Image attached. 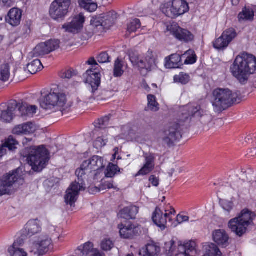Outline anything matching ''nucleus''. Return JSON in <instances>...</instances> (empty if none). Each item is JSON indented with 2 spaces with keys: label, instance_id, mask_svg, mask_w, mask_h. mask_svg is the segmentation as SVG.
<instances>
[{
  "label": "nucleus",
  "instance_id": "nucleus-1",
  "mask_svg": "<svg viewBox=\"0 0 256 256\" xmlns=\"http://www.w3.org/2000/svg\"><path fill=\"white\" fill-rule=\"evenodd\" d=\"M194 117L199 120L204 126L210 124L212 117L198 104H188L180 108L178 114V122L170 124L164 132L162 140L167 145L170 146L174 142L180 140L182 137L181 126L190 118Z\"/></svg>",
  "mask_w": 256,
  "mask_h": 256
},
{
  "label": "nucleus",
  "instance_id": "nucleus-2",
  "mask_svg": "<svg viewBox=\"0 0 256 256\" xmlns=\"http://www.w3.org/2000/svg\"><path fill=\"white\" fill-rule=\"evenodd\" d=\"M230 71L240 83L246 84L250 76L256 71V58L244 52L238 56L230 67Z\"/></svg>",
  "mask_w": 256,
  "mask_h": 256
},
{
  "label": "nucleus",
  "instance_id": "nucleus-3",
  "mask_svg": "<svg viewBox=\"0 0 256 256\" xmlns=\"http://www.w3.org/2000/svg\"><path fill=\"white\" fill-rule=\"evenodd\" d=\"M240 98L236 92L228 88H218L212 93L211 102L215 112H221L231 106L234 102H238Z\"/></svg>",
  "mask_w": 256,
  "mask_h": 256
},
{
  "label": "nucleus",
  "instance_id": "nucleus-4",
  "mask_svg": "<svg viewBox=\"0 0 256 256\" xmlns=\"http://www.w3.org/2000/svg\"><path fill=\"white\" fill-rule=\"evenodd\" d=\"M256 214L248 209H244L238 217L231 219L228 226L231 230L239 236H242L247 230V228L254 224L253 220Z\"/></svg>",
  "mask_w": 256,
  "mask_h": 256
},
{
  "label": "nucleus",
  "instance_id": "nucleus-5",
  "mask_svg": "<svg viewBox=\"0 0 256 256\" xmlns=\"http://www.w3.org/2000/svg\"><path fill=\"white\" fill-rule=\"evenodd\" d=\"M90 173L88 170L82 168V164L80 168L76 170V174L78 177V181H76L70 184L64 196L65 202L67 204L72 206L76 201L79 192L85 190L86 186L84 181V176Z\"/></svg>",
  "mask_w": 256,
  "mask_h": 256
},
{
  "label": "nucleus",
  "instance_id": "nucleus-6",
  "mask_svg": "<svg viewBox=\"0 0 256 256\" xmlns=\"http://www.w3.org/2000/svg\"><path fill=\"white\" fill-rule=\"evenodd\" d=\"M27 160L34 170L40 172L48 160V150L43 146L31 147Z\"/></svg>",
  "mask_w": 256,
  "mask_h": 256
},
{
  "label": "nucleus",
  "instance_id": "nucleus-7",
  "mask_svg": "<svg viewBox=\"0 0 256 256\" xmlns=\"http://www.w3.org/2000/svg\"><path fill=\"white\" fill-rule=\"evenodd\" d=\"M22 173V169L18 168L10 172L0 180V196L14 192L13 186L17 182H23Z\"/></svg>",
  "mask_w": 256,
  "mask_h": 256
},
{
  "label": "nucleus",
  "instance_id": "nucleus-8",
  "mask_svg": "<svg viewBox=\"0 0 256 256\" xmlns=\"http://www.w3.org/2000/svg\"><path fill=\"white\" fill-rule=\"evenodd\" d=\"M66 102V96L58 90L50 92L40 99V106L44 109H50L56 106L62 108Z\"/></svg>",
  "mask_w": 256,
  "mask_h": 256
},
{
  "label": "nucleus",
  "instance_id": "nucleus-9",
  "mask_svg": "<svg viewBox=\"0 0 256 256\" xmlns=\"http://www.w3.org/2000/svg\"><path fill=\"white\" fill-rule=\"evenodd\" d=\"M72 0H54L50 5L49 14L55 20H62L70 12Z\"/></svg>",
  "mask_w": 256,
  "mask_h": 256
},
{
  "label": "nucleus",
  "instance_id": "nucleus-10",
  "mask_svg": "<svg viewBox=\"0 0 256 256\" xmlns=\"http://www.w3.org/2000/svg\"><path fill=\"white\" fill-rule=\"evenodd\" d=\"M189 10L188 4L183 0H174L164 4L162 10L168 17L174 18L182 15Z\"/></svg>",
  "mask_w": 256,
  "mask_h": 256
},
{
  "label": "nucleus",
  "instance_id": "nucleus-11",
  "mask_svg": "<svg viewBox=\"0 0 256 256\" xmlns=\"http://www.w3.org/2000/svg\"><path fill=\"white\" fill-rule=\"evenodd\" d=\"M166 30L170 32L176 39L186 42H192L194 38V35L190 32L180 28L176 22L168 24Z\"/></svg>",
  "mask_w": 256,
  "mask_h": 256
},
{
  "label": "nucleus",
  "instance_id": "nucleus-12",
  "mask_svg": "<svg viewBox=\"0 0 256 256\" xmlns=\"http://www.w3.org/2000/svg\"><path fill=\"white\" fill-rule=\"evenodd\" d=\"M236 32L233 28L226 30L222 36L213 42L214 47L218 50H223L228 46L229 44L236 36Z\"/></svg>",
  "mask_w": 256,
  "mask_h": 256
},
{
  "label": "nucleus",
  "instance_id": "nucleus-13",
  "mask_svg": "<svg viewBox=\"0 0 256 256\" xmlns=\"http://www.w3.org/2000/svg\"><path fill=\"white\" fill-rule=\"evenodd\" d=\"M18 103L16 100H12L9 101L6 110L2 112L0 119L4 122H10L14 116H20L18 113Z\"/></svg>",
  "mask_w": 256,
  "mask_h": 256
},
{
  "label": "nucleus",
  "instance_id": "nucleus-14",
  "mask_svg": "<svg viewBox=\"0 0 256 256\" xmlns=\"http://www.w3.org/2000/svg\"><path fill=\"white\" fill-rule=\"evenodd\" d=\"M175 212L174 208H171L170 210H166V213L163 214L162 210L156 208L152 216V220L154 223L162 230L166 228L167 220H171L170 215Z\"/></svg>",
  "mask_w": 256,
  "mask_h": 256
},
{
  "label": "nucleus",
  "instance_id": "nucleus-15",
  "mask_svg": "<svg viewBox=\"0 0 256 256\" xmlns=\"http://www.w3.org/2000/svg\"><path fill=\"white\" fill-rule=\"evenodd\" d=\"M86 83L90 85L92 92L94 94L100 84V74L96 68L87 70L83 75Z\"/></svg>",
  "mask_w": 256,
  "mask_h": 256
},
{
  "label": "nucleus",
  "instance_id": "nucleus-16",
  "mask_svg": "<svg viewBox=\"0 0 256 256\" xmlns=\"http://www.w3.org/2000/svg\"><path fill=\"white\" fill-rule=\"evenodd\" d=\"M84 21V16L80 13L74 17L71 22L64 24L62 26V28L68 32L78 33L82 29Z\"/></svg>",
  "mask_w": 256,
  "mask_h": 256
},
{
  "label": "nucleus",
  "instance_id": "nucleus-17",
  "mask_svg": "<svg viewBox=\"0 0 256 256\" xmlns=\"http://www.w3.org/2000/svg\"><path fill=\"white\" fill-rule=\"evenodd\" d=\"M121 237L124 238H132L138 234L140 228L138 226L128 222L126 224H120L118 226Z\"/></svg>",
  "mask_w": 256,
  "mask_h": 256
},
{
  "label": "nucleus",
  "instance_id": "nucleus-18",
  "mask_svg": "<svg viewBox=\"0 0 256 256\" xmlns=\"http://www.w3.org/2000/svg\"><path fill=\"white\" fill-rule=\"evenodd\" d=\"M104 167V159L98 156H94L82 163V168L88 170L90 172L100 170Z\"/></svg>",
  "mask_w": 256,
  "mask_h": 256
},
{
  "label": "nucleus",
  "instance_id": "nucleus-19",
  "mask_svg": "<svg viewBox=\"0 0 256 256\" xmlns=\"http://www.w3.org/2000/svg\"><path fill=\"white\" fill-rule=\"evenodd\" d=\"M145 158V164L142 168L136 174V176H145L152 172L155 166V156L153 154H144Z\"/></svg>",
  "mask_w": 256,
  "mask_h": 256
},
{
  "label": "nucleus",
  "instance_id": "nucleus-20",
  "mask_svg": "<svg viewBox=\"0 0 256 256\" xmlns=\"http://www.w3.org/2000/svg\"><path fill=\"white\" fill-rule=\"evenodd\" d=\"M80 256H105V254L98 249L94 248V244L88 242L78 248Z\"/></svg>",
  "mask_w": 256,
  "mask_h": 256
},
{
  "label": "nucleus",
  "instance_id": "nucleus-21",
  "mask_svg": "<svg viewBox=\"0 0 256 256\" xmlns=\"http://www.w3.org/2000/svg\"><path fill=\"white\" fill-rule=\"evenodd\" d=\"M42 230V224L38 218L30 220L25 225L24 232L26 236H32Z\"/></svg>",
  "mask_w": 256,
  "mask_h": 256
},
{
  "label": "nucleus",
  "instance_id": "nucleus-22",
  "mask_svg": "<svg viewBox=\"0 0 256 256\" xmlns=\"http://www.w3.org/2000/svg\"><path fill=\"white\" fill-rule=\"evenodd\" d=\"M22 17V11L18 8H12L8 12L6 20L12 26H17L20 24Z\"/></svg>",
  "mask_w": 256,
  "mask_h": 256
},
{
  "label": "nucleus",
  "instance_id": "nucleus-23",
  "mask_svg": "<svg viewBox=\"0 0 256 256\" xmlns=\"http://www.w3.org/2000/svg\"><path fill=\"white\" fill-rule=\"evenodd\" d=\"M144 69L150 71L156 67L157 56L152 50H149L144 55Z\"/></svg>",
  "mask_w": 256,
  "mask_h": 256
},
{
  "label": "nucleus",
  "instance_id": "nucleus-24",
  "mask_svg": "<svg viewBox=\"0 0 256 256\" xmlns=\"http://www.w3.org/2000/svg\"><path fill=\"white\" fill-rule=\"evenodd\" d=\"M212 235L214 241L218 245L226 248L229 244V236L225 230H216Z\"/></svg>",
  "mask_w": 256,
  "mask_h": 256
},
{
  "label": "nucleus",
  "instance_id": "nucleus-25",
  "mask_svg": "<svg viewBox=\"0 0 256 256\" xmlns=\"http://www.w3.org/2000/svg\"><path fill=\"white\" fill-rule=\"evenodd\" d=\"M250 186L251 184L250 182H246L241 180L234 182L232 185V188L237 191L238 196L248 192Z\"/></svg>",
  "mask_w": 256,
  "mask_h": 256
},
{
  "label": "nucleus",
  "instance_id": "nucleus-26",
  "mask_svg": "<svg viewBox=\"0 0 256 256\" xmlns=\"http://www.w3.org/2000/svg\"><path fill=\"white\" fill-rule=\"evenodd\" d=\"M165 66L168 68H178L182 65V57L180 54H174L165 59Z\"/></svg>",
  "mask_w": 256,
  "mask_h": 256
},
{
  "label": "nucleus",
  "instance_id": "nucleus-27",
  "mask_svg": "<svg viewBox=\"0 0 256 256\" xmlns=\"http://www.w3.org/2000/svg\"><path fill=\"white\" fill-rule=\"evenodd\" d=\"M36 242L40 250V255H43L46 253L52 244L51 239L46 235L41 236Z\"/></svg>",
  "mask_w": 256,
  "mask_h": 256
},
{
  "label": "nucleus",
  "instance_id": "nucleus-28",
  "mask_svg": "<svg viewBox=\"0 0 256 256\" xmlns=\"http://www.w3.org/2000/svg\"><path fill=\"white\" fill-rule=\"evenodd\" d=\"M138 208L136 206H130L124 208L122 210L118 216L124 219H133L138 213Z\"/></svg>",
  "mask_w": 256,
  "mask_h": 256
},
{
  "label": "nucleus",
  "instance_id": "nucleus-29",
  "mask_svg": "<svg viewBox=\"0 0 256 256\" xmlns=\"http://www.w3.org/2000/svg\"><path fill=\"white\" fill-rule=\"evenodd\" d=\"M18 103V113L20 116H32L34 114L36 113L37 106H28L26 103Z\"/></svg>",
  "mask_w": 256,
  "mask_h": 256
},
{
  "label": "nucleus",
  "instance_id": "nucleus-30",
  "mask_svg": "<svg viewBox=\"0 0 256 256\" xmlns=\"http://www.w3.org/2000/svg\"><path fill=\"white\" fill-rule=\"evenodd\" d=\"M196 243L190 242L184 244H180L178 246L179 254H184L186 256H194L195 254Z\"/></svg>",
  "mask_w": 256,
  "mask_h": 256
},
{
  "label": "nucleus",
  "instance_id": "nucleus-31",
  "mask_svg": "<svg viewBox=\"0 0 256 256\" xmlns=\"http://www.w3.org/2000/svg\"><path fill=\"white\" fill-rule=\"evenodd\" d=\"M102 17L104 19V27L108 29L114 24L118 18V14L114 11H110L104 14Z\"/></svg>",
  "mask_w": 256,
  "mask_h": 256
},
{
  "label": "nucleus",
  "instance_id": "nucleus-32",
  "mask_svg": "<svg viewBox=\"0 0 256 256\" xmlns=\"http://www.w3.org/2000/svg\"><path fill=\"white\" fill-rule=\"evenodd\" d=\"M129 58L134 66L138 68L140 70L144 69V66H145L144 60L137 52H130Z\"/></svg>",
  "mask_w": 256,
  "mask_h": 256
},
{
  "label": "nucleus",
  "instance_id": "nucleus-33",
  "mask_svg": "<svg viewBox=\"0 0 256 256\" xmlns=\"http://www.w3.org/2000/svg\"><path fill=\"white\" fill-rule=\"evenodd\" d=\"M206 256H222V254L217 246L212 243L206 244L204 246Z\"/></svg>",
  "mask_w": 256,
  "mask_h": 256
},
{
  "label": "nucleus",
  "instance_id": "nucleus-34",
  "mask_svg": "<svg viewBox=\"0 0 256 256\" xmlns=\"http://www.w3.org/2000/svg\"><path fill=\"white\" fill-rule=\"evenodd\" d=\"M48 46L44 42H42L38 44L30 54L31 56H38L50 54Z\"/></svg>",
  "mask_w": 256,
  "mask_h": 256
},
{
  "label": "nucleus",
  "instance_id": "nucleus-35",
  "mask_svg": "<svg viewBox=\"0 0 256 256\" xmlns=\"http://www.w3.org/2000/svg\"><path fill=\"white\" fill-rule=\"evenodd\" d=\"M78 4L81 8L90 12H94L98 8L96 2L92 0H78Z\"/></svg>",
  "mask_w": 256,
  "mask_h": 256
},
{
  "label": "nucleus",
  "instance_id": "nucleus-36",
  "mask_svg": "<svg viewBox=\"0 0 256 256\" xmlns=\"http://www.w3.org/2000/svg\"><path fill=\"white\" fill-rule=\"evenodd\" d=\"M27 68L28 72L31 74H36L38 70H41L44 68V66L39 60L36 59L28 64Z\"/></svg>",
  "mask_w": 256,
  "mask_h": 256
},
{
  "label": "nucleus",
  "instance_id": "nucleus-37",
  "mask_svg": "<svg viewBox=\"0 0 256 256\" xmlns=\"http://www.w3.org/2000/svg\"><path fill=\"white\" fill-rule=\"evenodd\" d=\"M124 63L122 60L119 58H117L115 61L114 69V75L116 77H119L122 76L124 72L123 70Z\"/></svg>",
  "mask_w": 256,
  "mask_h": 256
},
{
  "label": "nucleus",
  "instance_id": "nucleus-38",
  "mask_svg": "<svg viewBox=\"0 0 256 256\" xmlns=\"http://www.w3.org/2000/svg\"><path fill=\"white\" fill-rule=\"evenodd\" d=\"M10 77V66L8 64L1 66L0 71V80L3 82L8 81Z\"/></svg>",
  "mask_w": 256,
  "mask_h": 256
},
{
  "label": "nucleus",
  "instance_id": "nucleus-39",
  "mask_svg": "<svg viewBox=\"0 0 256 256\" xmlns=\"http://www.w3.org/2000/svg\"><path fill=\"white\" fill-rule=\"evenodd\" d=\"M254 10L253 8L250 9L245 8L242 12L238 14V18L240 20H252L254 16Z\"/></svg>",
  "mask_w": 256,
  "mask_h": 256
},
{
  "label": "nucleus",
  "instance_id": "nucleus-40",
  "mask_svg": "<svg viewBox=\"0 0 256 256\" xmlns=\"http://www.w3.org/2000/svg\"><path fill=\"white\" fill-rule=\"evenodd\" d=\"M144 252L146 256H157L160 252V248L154 244H149L146 246Z\"/></svg>",
  "mask_w": 256,
  "mask_h": 256
},
{
  "label": "nucleus",
  "instance_id": "nucleus-41",
  "mask_svg": "<svg viewBox=\"0 0 256 256\" xmlns=\"http://www.w3.org/2000/svg\"><path fill=\"white\" fill-rule=\"evenodd\" d=\"M141 26V24L140 20L135 18L132 20L128 24L127 26V32H128L129 34L132 32H134L136 30L140 28Z\"/></svg>",
  "mask_w": 256,
  "mask_h": 256
},
{
  "label": "nucleus",
  "instance_id": "nucleus-42",
  "mask_svg": "<svg viewBox=\"0 0 256 256\" xmlns=\"http://www.w3.org/2000/svg\"><path fill=\"white\" fill-rule=\"evenodd\" d=\"M148 108L149 110L154 112H156L158 110V104L156 101L154 96L152 94L148 95Z\"/></svg>",
  "mask_w": 256,
  "mask_h": 256
},
{
  "label": "nucleus",
  "instance_id": "nucleus-43",
  "mask_svg": "<svg viewBox=\"0 0 256 256\" xmlns=\"http://www.w3.org/2000/svg\"><path fill=\"white\" fill-rule=\"evenodd\" d=\"M120 172V168L115 164H109L105 173L106 178H112L117 172Z\"/></svg>",
  "mask_w": 256,
  "mask_h": 256
},
{
  "label": "nucleus",
  "instance_id": "nucleus-44",
  "mask_svg": "<svg viewBox=\"0 0 256 256\" xmlns=\"http://www.w3.org/2000/svg\"><path fill=\"white\" fill-rule=\"evenodd\" d=\"M182 56H186L184 62V64H191L196 62V56L194 54V52L192 50H188L184 55Z\"/></svg>",
  "mask_w": 256,
  "mask_h": 256
},
{
  "label": "nucleus",
  "instance_id": "nucleus-45",
  "mask_svg": "<svg viewBox=\"0 0 256 256\" xmlns=\"http://www.w3.org/2000/svg\"><path fill=\"white\" fill-rule=\"evenodd\" d=\"M111 115L105 116L95 122V126L98 128H104L109 124Z\"/></svg>",
  "mask_w": 256,
  "mask_h": 256
},
{
  "label": "nucleus",
  "instance_id": "nucleus-46",
  "mask_svg": "<svg viewBox=\"0 0 256 256\" xmlns=\"http://www.w3.org/2000/svg\"><path fill=\"white\" fill-rule=\"evenodd\" d=\"M102 16L94 18L91 20V24L93 27L97 28L100 31H102L106 29L103 24H104Z\"/></svg>",
  "mask_w": 256,
  "mask_h": 256
},
{
  "label": "nucleus",
  "instance_id": "nucleus-47",
  "mask_svg": "<svg viewBox=\"0 0 256 256\" xmlns=\"http://www.w3.org/2000/svg\"><path fill=\"white\" fill-rule=\"evenodd\" d=\"M8 252L11 256H28L24 250L20 248L10 247Z\"/></svg>",
  "mask_w": 256,
  "mask_h": 256
},
{
  "label": "nucleus",
  "instance_id": "nucleus-48",
  "mask_svg": "<svg viewBox=\"0 0 256 256\" xmlns=\"http://www.w3.org/2000/svg\"><path fill=\"white\" fill-rule=\"evenodd\" d=\"M176 246L174 240L166 242L164 244V249L168 256H172L175 251Z\"/></svg>",
  "mask_w": 256,
  "mask_h": 256
},
{
  "label": "nucleus",
  "instance_id": "nucleus-49",
  "mask_svg": "<svg viewBox=\"0 0 256 256\" xmlns=\"http://www.w3.org/2000/svg\"><path fill=\"white\" fill-rule=\"evenodd\" d=\"M48 46L49 53L57 50L60 47V41L58 40H50L45 42Z\"/></svg>",
  "mask_w": 256,
  "mask_h": 256
},
{
  "label": "nucleus",
  "instance_id": "nucleus-50",
  "mask_svg": "<svg viewBox=\"0 0 256 256\" xmlns=\"http://www.w3.org/2000/svg\"><path fill=\"white\" fill-rule=\"evenodd\" d=\"M4 144L5 147L8 148L10 150L12 151L16 148V146L18 143L12 136H10Z\"/></svg>",
  "mask_w": 256,
  "mask_h": 256
},
{
  "label": "nucleus",
  "instance_id": "nucleus-51",
  "mask_svg": "<svg viewBox=\"0 0 256 256\" xmlns=\"http://www.w3.org/2000/svg\"><path fill=\"white\" fill-rule=\"evenodd\" d=\"M22 125L24 129V134L34 133L36 130L35 125L32 122H26L22 124Z\"/></svg>",
  "mask_w": 256,
  "mask_h": 256
},
{
  "label": "nucleus",
  "instance_id": "nucleus-52",
  "mask_svg": "<svg viewBox=\"0 0 256 256\" xmlns=\"http://www.w3.org/2000/svg\"><path fill=\"white\" fill-rule=\"evenodd\" d=\"M174 80L175 81L182 84H186L190 80V76L186 74L180 73L179 75L174 76Z\"/></svg>",
  "mask_w": 256,
  "mask_h": 256
},
{
  "label": "nucleus",
  "instance_id": "nucleus-53",
  "mask_svg": "<svg viewBox=\"0 0 256 256\" xmlns=\"http://www.w3.org/2000/svg\"><path fill=\"white\" fill-rule=\"evenodd\" d=\"M100 246L104 250L108 251L112 248L114 244L110 239H105L102 242Z\"/></svg>",
  "mask_w": 256,
  "mask_h": 256
},
{
  "label": "nucleus",
  "instance_id": "nucleus-54",
  "mask_svg": "<svg viewBox=\"0 0 256 256\" xmlns=\"http://www.w3.org/2000/svg\"><path fill=\"white\" fill-rule=\"evenodd\" d=\"M98 61L100 63H106L110 62V57L106 52H101L96 58Z\"/></svg>",
  "mask_w": 256,
  "mask_h": 256
},
{
  "label": "nucleus",
  "instance_id": "nucleus-55",
  "mask_svg": "<svg viewBox=\"0 0 256 256\" xmlns=\"http://www.w3.org/2000/svg\"><path fill=\"white\" fill-rule=\"evenodd\" d=\"M223 209L229 213L233 208L234 204L232 202L224 200L222 203Z\"/></svg>",
  "mask_w": 256,
  "mask_h": 256
},
{
  "label": "nucleus",
  "instance_id": "nucleus-56",
  "mask_svg": "<svg viewBox=\"0 0 256 256\" xmlns=\"http://www.w3.org/2000/svg\"><path fill=\"white\" fill-rule=\"evenodd\" d=\"M37 243L36 242L30 244L29 246V251L31 253H33L34 254H38L40 255V250L39 248L37 246Z\"/></svg>",
  "mask_w": 256,
  "mask_h": 256
},
{
  "label": "nucleus",
  "instance_id": "nucleus-57",
  "mask_svg": "<svg viewBox=\"0 0 256 256\" xmlns=\"http://www.w3.org/2000/svg\"><path fill=\"white\" fill-rule=\"evenodd\" d=\"M113 181H104L102 182V183L100 186V189L102 190H106V189H110L112 188H116L113 186L112 184Z\"/></svg>",
  "mask_w": 256,
  "mask_h": 256
},
{
  "label": "nucleus",
  "instance_id": "nucleus-58",
  "mask_svg": "<svg viewBox=\"0 0 256 256\" xmlns=\"http://www.w3.org/2000/svg\"><path fill=\"white\" fill-rule=\"evenodd\" d=\"M74 75V72L71 70H66L64 72H62L60 74V77L62 78H67V79H70Z\"/></svg>",
  "mask_w": 256,
  "mask_h": 256
},
{
  "label": "nucleus",
  "instance_id": "nucleus-59",
  "mask_svg": "<svg viewBox=\"0 0 256 256\" xmlns=\"http://www.w3.org/2000/svg\"><path fill=\"white\" fill-rule=\"evenodd\" d=\"M13 134L17 135L24 134V129L22 124L16 126L12 130Z\"/></svg>",
  "mask_w": 256,
  "mask_h": 256
},
{
  "label": "nucleus",
  "instance_id": "nucleus-60",
  "mask_svg": "<svg viewBox=\"0 0 256 256\" xmlns=\"http://www.w3.org/2000/svg\"><path fill=\"white\" fill-rule=\"evenodd\" d=\"M106 143L104 140L101 138H98L94 142V144L96 148L104 146L106 145Z\"/></svg>",
  "mask_w": 256,
  "mask_h": 256
},
{
  "label": "nucleus",
  "instance_id": "nucleus-61",
  "mask_svg": "<svg viewBox=\"0 0 256 256\" xmlns=\"http://www.w3.org/2000/svg\"><path fill=\"white\" fill-rule=\"evenodd\" d=\"M149 181L152 183V184L154 186H157L159 184V180L154 175L151 176L149 178Z\"/></svg>",
  "mask_w": 256,
  "mask_h": 256
},
{
  "label": "nucleus",
  "instance_id": "nucleus-62",
  "mask_svg": "<svg viewBox=\"0 0 256 256\" xmlns=\"http://www.w3.org/2000/svg\"><path fill=\"white\" fill-rule=\"evenodd\" d=\"M86 64L90 65H92V69H96V67L98 66V64H97L96 60L94 58H90L87 62Z\"/></svg>",
  "mask_w": 256,
  "mask_h": 256
},
{
  "label": "nucleus",
  "instance_id": "nucleus-63",
  "mask_svg": "<svg viewBox=\"0 0 256 256\" xmlns=\"http://www.w3.org/2000/svg\"><path fill=\"white\" fill-rule=\"evenodd\" d=\"M189 218L186 216L178 214L177 216V220L179 223H182L184 222H187Z\"/></svg>",
  "mask_w": 256,
  "mask_h": 256
},
{
  "label": "nucleus",
  "instance_id": "nucleus-64",
  "mask_svg": "<svg viewBox=\"0 0 256 256\" xmlns=\"http://www.w3.org/2000/svg\"><path fill=\"white\" fill-rule=\"evenodd\" d=\"M24 244V240L22 238L17 239L10 247L20 248Z\"/></svg>",
  "mask_w": 256,
  "mask_h": 256
}]
</instances>
